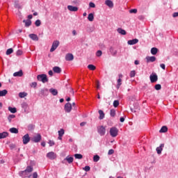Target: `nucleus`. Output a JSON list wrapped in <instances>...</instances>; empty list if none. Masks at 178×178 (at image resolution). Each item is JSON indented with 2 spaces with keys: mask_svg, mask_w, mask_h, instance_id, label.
<instances>
[{
  "mask_svg": "<svg viewBox=\"0 0 178 178\" xmlns=\"http://www.w3.org/2000/svg\"><path fill=\"white\" fill-rule=\"evenodd\" d=\"M37 79L38 81H41L43 83H48L49 81V79H48V76H47V74H42L37 76Z\"/></svg>",
  "mask_w": 178,
  "mask_h": 178,
  "instance_id": "1",
  "label": "nucleus"
},
{
  "mask_svg": "<svg viewBox=\"0 0 178 178\" xmlns=\"http://www.w3.org/2000/svg\"><path fill=\"white\" fill-rule=\"evenodd\" d=\"M97 133H99L100 136H104L106 133V127L102 125L97 127Z\"/></svg>",
  "mask_w": 178,
  "mask_h": 178,
  "instance_id": "2",
  "label": "nucleus"
},
{
  "mask_svg": "<svg viewBox=\"0 0 178 178\" xmlns=\"http://www.w3.org/2000/svg\"><path fill=\"white\" fill-rule=\"evenodd\" d=\"M118 133H119V130L116 127H112L110 129V135L111 137H117Z\"/></svg>",
  "mask_w": 178,
  "mask_h": 178,
  "instance_id": "3",
  "label": "nucleus"
},
{
  "mask_svg": "<svg viewBox=\"0 0 178 178\" xmlns=\"http://www.w3.org/2000/svg\"><path fill=\"white\" fill-rule=\"evenodd\" d=\"M41 134H37L36 135L33 136V138H31V141L33 143H40V141H41Z\"/></svg>",
  "mask_w": 178,
  "mask_h": 178,
  "instance_id": "4",
  "label": "nucleus"
},
{
  "mask_svg": "<svg viewBox=\"0 0 178 178\" xmlns=\"http://www.w3.org/2000/svg\"><path fill=\"white\" fill-rule=\"evenodd\" d=\"M59 40H54L52 43L51 48L50 49V52H54V51L59 47Z\"/></svg>",
  "mask_w": 178,
  "mask_h": 178,
  "instance_id": "5",
  "label": "nucleus"
},
{
  "mask_svg": "<svg viewBox=\"0 0 178 178\" xmlns=\"http://www.w3.org/2000/svg\"><path fill=\"white\" fill-rule=\"evenodd\" d=\"M22 142L24 145H26L29 144V143H30V135H29V134H25L22 137Z\"/></svg>",
  "mask_w": 178,
  "mask_h": 178,
  "instance_id": "6",
  "label": "nucleus"
},
{
  "mask_svg": "<svg viewBox=\"0 0 178 178\" xmlns=\"http://www.w3.org/2000/svg\"><path fill=\"white\" fill-rule=\"evenodd\" d=\"M47 158L51 160L56 159V154L54 152H50L47 154Z\"/></svg>",
  "mask_w": 178,
  "mask_h": 178,
  "instance_id": "7",
  "label": "nucleus"
},
{
  "mask_svg": "<svg viewBox=\"0 0 178 178\" xmlns=\"http://www.w3.org/2000/svg\"><path fill=\"white\" fill-rule=\"evenodd\" d=\"M64 109L65 112H67V113H70V112H72V104L70 103L65 104Z\"/></svg>",
  "mask_w": 178,
  "mask_h": 178,
  "instance_id": "8",
  "label": "nucleus"
},
{
  "mask_svg": "<svg viewBox=\"0 0 178 178\" xmlns=\"http://www.w3.org/2000/svg\"><path fill=\"white\" fill-rule=\"evenodd\" d=\"M73 59H74V56L72 54L69 53L65 55V60L70 62L73 60Z\"/></svg>",
  "mask_w": 178,
  "mask_h": 178,
  "instance_id": "9",
  "label": "nucleus"
},
{
  "mask_svg": "<svg viewBox=\"0 0 178 178\" xmlns=\"http://www.w3.org/2000/svg\"><path fill=\"white\" fill-rule=\"evenodd\" d=\"M151 83H156V81H158V75L153 74L150 75L149 76Z\"/></svg>",
  "mask_w": 178,
  "mask_h": 178,
  "instance_id": "10",
  "label": "nucleus"
},
{
  "mask_svg": "<svg viewBox=\"0 0 178 178\" xmlns=\"http://www.w3.org/2000/svg\"><path fill=\"white\" fill-rule=\"evenodd\" d=\"M163 147H165V144H161L160 147H156V151L159 155H161V154H162Z\"/></svg>",
  "mask_w": 178,
  "mask_h": 178,
  "instance_id": "11",
  "label": "nucleus"
},
{
  "mask_svg": "<svg viewBox=\"0 0 178 178\" xmlns=\"http://www.w3.org/2000/svg\"><path fill=\"white\" fill-rule=\"evenodd\" d=\"M67 9L68 10H70V12H77L79 10V8L74 7L73 6H68Z\"/></svg>",
  "mask_w": 178,
  "mask_h": 178,
  "instance_id": "12",
  "label": "nucleus"
},
{
  "mask_svg": "<svg viewBox=\"0 0 178 178\" xmlns=\"http://www.w3.org/2000/svg\"><path fill=\"white\" fill-rule=\"evenodd\" d=\"M137 42H138V39H133L128 40L127 44L129 45H135V44H137Z\"/></svg>",
  "mask_w": 178,
  "mask_h": 178,
  "instance_id": "13",
  "label": "nucleus"
},
{
  "mask_svg": "<svg viewBox=\"0 0 178 178\" xmlns=\"http://www.w3.org/2000/svg\"><path fill=\"white\" fill-rule=\"evenodd\" d=\"M146 60H147V63L155 62V60H156V57H155V56H147V57H146Z\"/></svg>",
  "mask_w": 178,
  "mask_h": 178,
  "instance_id": "14",
  "label": "nucleus"
},
{
  "mask_svg": "<svg viewBox=\"0 0 178 178\" xmlns=\"http://www.w3.org/2000/svg\"><path fill=\"white\" fill-rule=\"evenodd\" d=\"M33 166H27L26 169L22 172V173H31L33 172Z\"/></svg>",
  "mask_w": 178,
  "mask_h": 178,
  "instance_id": "15",
  "label": "nucleus"
},
{
  "mask_svg": "<svg viewBox=\"0 0 178 178\" xmlns=\"http://www.w3.org/2000/svg\"><path fill=\"white\" fill-rule=\"evenodd\" d=\"M29 38L33 41H38V36L36 34H34V33L29 34Z\"/></svg>",
  "mask_w": 178,
  "mask_h": 178,
  "instance_id": "16",
  "label": "nucleus"
},
{
  "mask_svg": "<svg viewBox=\"0 0 178 178\" xmlns=\"http://www.w3.org/2000/svg\"><path fill=\"white\" fill-rule=\"evenodd\" d=\"M14 77H22L23 76V70H20L19 72L13 74Z\"/></svg>",
  "mask_w": 178,
  "mask_h": 178,
  "instance_id": "17",
  "label": "nucleus"
},
{
  "mask_svg": "<svg viewBox=\"0 0 178 178\" xmlns=\"http://www.w3.org/2000/svg\"><path fill=\"white\" fill-rule=\"evenodd\" d=\"M9 136V133L4 131L2 133H0V140H2V138H6Z\"/></svg>",
  "mask_w": 178,
  "mask_h": 178,
  "instance_id": "18",
  "label": "nucleus"
},
{
  "mask_svg": "<svg viewBox=\"0 0 178 178\" xmlns=\"http://www.w3.org/2000/svg\"><path fill=\"white\" fill-rule=\"evenodd\" d=\"M118 33H119V34H121V35H126L127 32L124 31V29H122V28H118L117 29Z\"/></svg>",
  "mask_w": 178,
  "mask_h": 178,
  "instance_id": "19",
  "label": "nucleus"
},
{
  "mask_svg": "<svg viewBox=\"0 0 178 178\" xmlns=\"http://www.w3.org/2000/svg\"><path fill=\"white\" fill-rule=\"evenodd\" d=\"M105 4L108 6V8H113V2L111 0H106Z\"/></svg>",
  "mask_w": 178,
  "mask_h": 178,
  "instance_id": "20",
  "label": "nucleus"
},
{
  "mask_svg": "<svg viewBox=\"0 0 178 178\" xmlns=\"http://www.w3.org/2000/svg\"><path fill=\"white\" fill-rule=\"evenodd\" d=\"M99 120H102V119H104V118H105V113H104V111L102 110H99Z\"/></svg>",
  "mask_w": 178,
  "mask_h": 178,
  "instance_id": "21",
  "label": "nucleus"
},
{
  "mask_svg": "<svg viewBox=\"0 0 178 178\" xmlns=\"http://www.w3.org/2000/svg\"><path fill=\"white\" fill-rule=\"evenodd\" d=\"M53 71L54 72V73H60L62 72V69H60V67L56 66L53 67Z\"/></svg>",
  "mask_w": 178,
  "mask_h": 178,
  "instance_id": "22",
  "label": "nucleus"
},
{
  "mask_svg": "<svg viewBox=\"0 0 178 178\" xmlns=\"http://www.w3.org/2000/svg\"><path fill=\"white\" fill-rule=\"evenodd\" d=\"M23 22L25 23L26 27H30L31 26V20L30 19H24Z\"/></svg>",
  "mask_w": 178,
  "mask_h": 178,
  "instance_id": "23",
  "label": "nucleus"
},
{
  "mask_svg": "<svg viewBox=\"0 0 178 178\" xmlns=\"http://www.w3.org/2000/svg\"><path fill=\"white\" fill-rule=\"evenodd\" d=\"M9 131L13 134H17L19 133V129H17V128L13 127L10 129Z\"/></svg>",
  "mask_w": 178,
  "mask_h": 178,
  "instance_id": "24",
  "label": "nucleus"
},
{
  "mask_svg": "<svg viewBox=\"0 0 178 178\" xmlns=\"http://www.w3.org/2000/svg\"><path fill=\"white\" fill-rule=\"evenodd\" d=\"M49 92H51L52 95H58V90L56 89L51 88L49 89Z\"/></svg>",
  "mask_w": 178,
  "mask_h": 178,
  "instance_id": "25",
  "label": "nucleus"
},
{
  "mask_svg": "<svg viewBox=\"0 0 178 178\" xmlns=\"http://www.w3.org/2000/svg\"><path fill=\"white\" fill-rule=\"evenodd\" d=\"M152 55H156L158 54V49L156 47H152L151 49Z\"/></svg>",
  "mask_w": 178,
  "mask_h": 178,
  "instance_id": "26",
  "label": "nucleus"
},
{
  "mask_svg": "<svg viewBox=\"0 0 178 178\" xmlns=\"http://www.w3.org/2000/svg\"><path fill=\"white\" fill-rule=\"evenodd\" d=\"M74 159H73V157H70L69 156H67L65 159V161H67V162H68L69 163H72L73 162Z\"/></svg>",
  "mask_w": 178,
  "mask_h": 178,
  "instance_id": "27",
  "label": "nucleus"
},
{
  "mask_svg": "<svg viewBox=\"0 0 178 178\" xmlns=\"http://www.w3.org/2000/svg\"><path fill=\"white\" fill-rule=\"evenodd\" d=\"M8 111H10V112L11 113H16V112H17V109L15 107L12 108V107H10V106H9V107H8Z\"/></svg>",
  "mask_w": 178,
  "mask_h": 178,
  "instance_id": "28",
  "label": "nucleus"
},
{
  "mask_svg": "<svg viewBox=\"0 0 178 178\" xmlns=\"http://www.w3.org/2000/svg\"><path fill=\"white\" fill-rule=\"evenodd\" d=\"M14 6L16 9H22V6H20L18 1H15Z\"/></svg>",
  "mask_w": 178,
  "mask_h": 178,
  "instance_id": "29",
  "label": "nucleus"
},
{
  "mask_svg": "<svg viewBox=\"0 0 178 178\" xmlns=\"http://www.w3.org/2000/svg\"><path fill=\"white\" fill-rule=\"evenodd\" d=\"M88 19L89 22H94V14L90 13L88 16Z\"/></svg>",
  "mask_w": 178,
  "mask_h": 178,
  "instance_id": "30",
  "label": "nucleus"
},
{
  "mask_svg": "<svg viewBox=\"0 0 178 178\" xmlns=\"http://www.w3.org/2000/svg\"><path fill=\"white\" fill-rule=\"evenodd\" d=\"M159 131L160 133H166V131H168V127L166 126L162 127Z\"/></svg>",
  "mask_w": 178,
  "mask_h": 178,
  "instance_id": "31",
  "label": "nucleus"
},
{
  "mask_svg": "<svg viewBox=\"0 0 178 178\" xmlns=\"http://www.w3.org/2000/svg\"><path fill=\"white\" fill-rule=\"evenodd\" d=\"M15 118H16V115H15L13 114L9 115L8 117V122L10 123V122H12V120L15 119Z\"/></svg>",
  "mask_w": 178,
  "mask_h": 178,
  "instance_id": "32",
  "label": "nucleus"
},
{
  "mask_svg": "<svg viewBox=\"0 0 178 178\" xmlns=\"http://www.w3.org/2000/svg\"><path fill=\"white\" fill-rule=\"evenodd\" d=\"M8 94V90H3L0 91V97H5Z\"/></svg>",
  "mask_w": 178,
  "mask_h": 178,
  "instance_id": "33",
  "label": "nucleus"
},
{
  "mask_svg": "<svg viewBox=\"0 0 178 178\" xmlns=\"http://www.w3.org/2000/svg\"><path fill=\"white\" fill-rule=\"evenodd\" d=\"M109 51L113 56H115V55H116V54H118V52L116 51H115V49H113V47H110Z\"/></svg>",
  "mask_w": 178,
  "mask_h": 178,
  "instance_id": "34",
  "label": "nucleus"
},
{
  "mask_svg": "<svg viewBox=\"0 0 178 178\" xmlns=\"http://www.w3.org/2000/svg\"><path fill=\"white\" fill-rule=\"evenodd\" d=\"M88 69H89V70H95V69H97V67H95V65H94L92 64H90L88 65Z\"/></svg>",
  "mask_w": 178,
  "mask_h": 178,
  "instance_id": "35",
  "label": "nucleus"
},
{
  "mask_svg": "<svg viewBox=\"0 0 178 178\" xmlns=\"http://www.w3.org/2000/svg\"><path fill=\"white\" fill-rule=\"evenodd\" d=\"M74 158L76 159H83V155L80 154H74Z\"/></svg>",
  "mask_w": 178,
  "mask_h": 178,
  "instance_id": "36",
  "label": "nucleus"
},
{
  "mask_svg": "<svg viewBox=\"0 0 178 178\" xmlns=\"http://www.w3.org/2000/svg\"><path fill=\"white\" fill-rule=\"evenodd\" d=\"M19 98H24V97H27V93L26 92H19Z\"/></svg>",
  "mask_w": 178,
  "mask_h": 178,
  "instance_id": "37",
  "label": "nucleus"
},
{
  "mask_svg": "<svg viewBox=\"0 0 178 178\" xmlns=\"http://www.w3.org/2000/svg\"><path fill=\"white\" fill-rule=\"evenodd\" d=\"M117 81H118L117 88L118 90H119V88H120V86H122V79H118Z\"/></svg>",
  "mask_w": 178,
  "mask_h": 178,
  "instance_id": "38",
  "label": "nucleus"
},
{
  "mask_svg": "<svg viewBox=\"0 0 178 178\" xmlns=\"http://www.w3.org/2000/svg\"><path fill=\"white\" fill-rule=\"evenodd\" d=\"M6 54V55H10L11 54H13V49L10 48V49H7Z\"/></svg>",
  "mask_w": 178,
  "mask_h": 178,
  "instance_id": "39",
  "label": "nucleus"
},
{
  "mask_svg": "<svg viewBox=\"0 0 178 178\" xmlns=\"http://www.w3.org/2000/svg\"><path fill=\"white\" fill-rule=\"evenodd\" d=\"M154 88L157 91H159V90H161V88H162V86H161V84H156L154 86Z\"/></svg>",
  "mask_w": 178,
  "mask_h": 178,
  "instance_id": "40",
  "label": "nucleus"
},
{
  "mask_svg": "<svg viewBox=\"0 0 178 178\" xmlns=\"http://www.w3.org/2000/svg\"><path fill=\"white\" fill-rule=\"evenodd\" d=\"M36 27H40L41 26V20L37 19L35 22Z\"/></svg>",
  "mask_w": 178,
  "mask_h": 178,
  "instance_id": "41",
  "label": "nucleus"
},
{
  "mask_svg": "<svg viewBox=\"0 0 178 178\" xmlns=\"http://www.w3.org/2000/svg\"><path fill=\"white\" fill-rule=\"evenodd\" d=\"M110 115H111V116L114 118L115 115H116V111H115V109H111L110 111Z\"/></svg>",
  "mask_w": 178,
  "mask_h": 178,
  "instance_id": "42",
  "label": "nucleus"
},
{
  "mask_svg": "<svg viewBox=\"0 0 178 178\" xmlns=\"http://www.w3.org/2000/svg\"><path fill=\"white\" fill-rule=\"evenodd\" d=\"M114 108H118L119 106V100H115L113 102Z\"/></svg>",
  "mask_w": 178,
  "mask_h": 178,
  "instance_id": "43",
  "label": "nucleus"
},
{
  "mask_svg": "<svg viewBox=\"0 0 178 178\" xmlns=\"http://www.w3.org/2000/svg\"><path fill=\"white\" fill-rule=\"evenodd\" d=\"M93 161H94L95 162H98V161H99V156H98V155H95V156H93Z\"/></svg>",
  "mask_w": 178,
  "mask_h": 178,
  "instance_id": "44",
  "label": "nucleus"
},
{
  "mask_svg": "<svg viewBox=\"0 0 178 178\" xmlns=\"http://www.w3.org/2000/svg\"><path fill=\"white\" fill-rule=\"evenodd\" d=\"M63 134H65V130L63 129H61L60 131H58V136H63Z\"/></svg>",
  "mask_w": 178,
  "mask_h": 178,
  "instance_id": "45",
  "label": "nucleus"
},
{
  "mask_svg": "<svg viewBox=\"0 0 178 178\" xmlns=\"http://www.w3.org/2000/svg\"><path fill=\"white\" fill-rule=\"evenodd\" d=\"M16 55L17 56H20L21 55H23V51L22 50H17Z\"/></svg>",
  "mask_w": 178,
  "mask_h": 178,
  "instance_id": "46",
  "label": "nucleus"
},
{
  "mask_svg": "<svg viewBox=\"0 0 178 178\" xmlns=\"http://www.w3.org/2000/svg\"><path fill=\"white\" fill-rule=\"evenodd\" d=\"M48 144L49 145V147H53V145L55 144V142L54 140H49Z\"/></svg>",
  "mask_w": 178,
  "mask_h": 178,
  "instance_id": "47",
  "label": "nucleus"
},
{
  "mask_svg": "<svg viewBox=\"0 0 178 178\" xmlns=\"http://www.w3.org/2000/svg\"><path fill=\"white\" fill-rule=\"evenodd\" d=\"M113 154H115V150H113V149H109L108 152V155H113Z\"/></svg>",
  "mask_w": 178,
  "mask_h": 178,
  "instance_id": "48",
  "label": "nucleus"
},
{
  "mask_svg": "<svg viewBox=\"0 0 178 178\" xmlns=\"http://www.w3.org/2000/svg\"><path fill=\"white\" fill-rule=\"evenodd\" d=\"M102 56V51L99 50L96 53V56Z\"/></svg>",
  "mask_w": 178,
  "mask_h": 178,
  "instance_id": "49",
  "label": "nucleus"
},
{
  "mask_svg": "<svg viewBox=\"0 0 178 178\" xmlns=\"http://www.w3.org/2000/svg\"><path fill=\"white\" fill-rule=\"evenodd\" d=\"M136 76V71L132 70L130 72V77H134Z\"/></svg>",
  "mask_w": 178,
  "mask_h": 178,
  "instance_id": "50",
  "label": "nucleus"
},
{
  "mask_svg": "<svg viewBox=\"0 0 178 178\" xmlns=\"http://www.w3.org/2000/svg\"><path fill=\"white\" fill-rule=\"evenodd\" d=\"M83 170H84L85 172H90V166L86 165V166H85Z\"/></svg>",
  "mask_w": 178,
  "mask_h": 178,
  "instance_id": "51",
  "label": "nucleus"
},
{
  "mask_svg": "<svg viewBox=\"0 0 178 178\" xmlns=\"http://www.w3.org/2000/svg\"><path fill=\"white\" fill-rule=\"evenodd\" d=\"M31 87H33V88H35V87H37V82H33L31 84Z\"/></svg>",
  "mask_w": 178,
  "mask_h": 178,
  "instance_id": "52",
  "label": "nucleus"
},
{
  "mask_svg": "<svg viewBox=\"0 0 178 178\" xmlns=\"http://www.w3.org/2000/svg\"><path fill=\"white\" fill-rule=\"evenodd\" d=\"M38 174L37 172H35L33 173V178H38Z\"/></svg>",
  "mask_w": 178,
  "mask_h": 178,
  "instance_id": "53",
  "label": "nucleus"
},
{
  "mask_svg": "<svg viewBox=\"0 0 178 178\" xmlns=\"http://www.w3.org/2000/svg\"><path fill=\"white\" fill-rule=\"evenodd\" d=\"M130 13H137V9H131L129 10Z\"/></svg>",
  "mask_w": 178,
  "mask_h": 178,
  "instance_id": "54",
  "label": "nucleus"
},
{
  "mask_svg": "<svg viewBox=\"0 0 178 178\" xmlns=\"http://www.w3.org/2000/svg\"><path fill=\"white\" fill-rule=\"evenodd\" d=\"M89 6H90V8H95V3L90 2L89 3Z\"/></svg>",
  "mask_w": 178,
  "mask_h": 178,
  "instance_id": "55",
  "label": "nucleus"
},
{
  "mask_svg": "<svg viewBox=\"0 0 178 178\" xmlns=\"http://www.w3.org/2000/svg\"><path fill=\"white\" fill-rule=\"evenodd\" d=\"M10 148H11V149H13V148H16V145L14 144H10Z\"/></svg>",
  "mask_w": 178,
  "mask_h": 178,
  "instance_id": "56",
  "label": "nucleus"
},
{
  "mask_svg": "<svg viewBox=\"0 0 178 178\" xmlns=\"http://www.w3.org/2000/svg\"><path fill=\"white\" fill-rule=\"evenodd\" d=\"M86 124H87V122H81V123H80V126H81V127H83V126H86Z\"/></svg>",
  "mask_w": 178,
  "mask_h": 178,
  "instance_id": "57",
  "label": "nucleus"
},
{
  "mask_svg": "<svg viewBox=\"0 0 178 178\" xmlns=\"http://www.w3.org/2000/svg\"><path fill=\"white\" fill-rule=\"evenodd\" d=\"M96 84H97V88H99L100 87L99 81H96Z\"/></svg>",
  "mask_w": 178,
  "mask_h": 178,
  "instance_id": "58",
  "label": "nucleus"
},
{
  "mask_svg": "<svg viewBox=\"0 0 178 178\" xmlns=\"http://www.w3.org/2000/svg\"><path fill=\"white\" fill-rule=\"evenodd\" d=\"M160 67H161V69H163V70H165V64H161V65H160Z\"/></svg>",
  "mask_w": 178,
  "mask_h": 178,
  "instance_id": "59",
  "label": "nucleus"
},
{
  "mask_svg": "<svg viewBox=\"0 0 178 178\" xmlns=\"http://www.w3.org/2000/svg\"><path fill=\"white\" fill-rule=\"evenodd\" d=\"M173 17H178V13H174L172 15Z\"/></svg>",
  "mask_w": 178,
  "mask_h": 178,
  "instance_id": "60",
  "label": "nucleus"
},
{
  "mask_svg": "<svg viewBox=\"0 0 178 178\" xmlns=\"http://www.w3.org/2000/svg\"><path fill=\"white\" fill-rule=\"evenodd\" d=\"M49 76H54V72H52V70H49Z\"/></svg>",
  "mask_w": 178,
  "mask_h": 178,
  "instance_id": "61",
  "label": "nucleus"
},
{
  "mask_svg": "<svg viewBox=\"0 0 178 178\" xmlns=\"http://www.w3.org/2000/svg\"><path fill=\"white\" fill-rule=\"evenodd\" d=\"M34 129V127L33 125L29 126V130H33Z\"/></svg>",
  "mask_w": 178,
  "mask_h": 178,
  "instance_id": "62",
  "label": "nucleus"
},
{
  "mask_svg": "<svg viewBox=\"0 0 178 178\" xmlns=\"http://www.w3.org/2000/svg\"><path fill=\"white\" fill-rule=\"evenodd\" d=\"M120 121L121 122V123H123V122H124V118L121 117Z\"/></svg>",
  "mask_w": 178,
  "mask_h": 178,
  "instance_id": "63",
  "label": "nucleus"
},
{
  "mask_svg": "<svg viewBox=\"0 0 178 178\" xmlns=\"http://www.w3.org/2000/svg\"><path fill=\"white\" fill-rule=\"evenodd\" d=\"M134 64H135V65H140V61L136 60L134 61Z\"/></svg>",
  "mask_w": 178,
  "mask_h": 178,
  "instance_id": "64",
  "label": "nucleus"
}]
</instances>
